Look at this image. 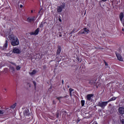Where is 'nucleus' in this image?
I'll return each instance as SVG.
<instances>
[{
    "label": "nucleus",
    "instance_id": "f03ea898",
    "mask_svg": "<svg viewBox=\"0 0 124 124\" xmlns=\"http://www.w3.org/2000/svg\"><path fill=\"white\" fill-rule=\"evenodd\" d=\"M109 103V102L106 101V102H100L98 103L97 106L99 107H101L102 109H104L106 106H107V104Z\"/></svg>",
    "mask_w": 124,
    "mask_h": 124
},
{
    "label": "nucleus",
    "instance_id": "473e14b6",
    "mask_svg": "<svg viewBox=\"0 0 124 124\" xmlns=\"http://www.w3.org/2000/svg\"><path fill=\"white\" fill-rule=\"evenodd\" d=\"M59 36H60V37H61V36H62V35H59Z\"/></svg>",
    "mask_w": 124,
    "mask_h": 124
},
{
    "label": "nucleus",
    "instance_id": "7ed1b4c3",
    "mask_svg": "<svg viewBox=\"0 0 124 124\" xmlns=\"http://www.w3.org/2000/svg\"><path fill=\"white\" fill-rule=\"evenodd\" d=\"M90 31L87 28H84V29L81 30L80 31V33H84V34H87Z\"/></svg>",
    "mask_w": 124,
    "mask_h": 124
},
{
    "label": "nucleus",
    "instance_id": "6e6552de",
    "mask_svg": "<svg viewBox=\"0 0 124 124\" xmlns=\"http://www.w3.org/2000/svg\"><path fill=\"white\" fill-rule=\"evenodd\" d=\"M35 17L34 16L30 17L27 18V22L29 23H31V22H33L34 21Z\"/></svg>",
    "mask_w": 124,
    "mask_h": 124
},
{
    "label": "nucleus",
    "instance_id": "7c9ffc66",
    "mask_svg": "<svg viewBox=\"0 0 124 124\" xmlns=\"http://www.w3.org/2000/svg\"><path fill=\"white\" fill-rule=\"evenodd\" d=\"M11 63H12V64H14V65H16V64H15L14 63L12 62Z\"/></svg>",
    "mask_w": 124,
    "mask_h": 124
},
{
    "label": "nucleus",
    "instance_id": "72a5a7b5",
    "mask_svg": "<svg viewBox=\"0 0 124 124\" xmlns=\"http://www.w3.org/2000/svg\"><path fill=\"white\" fill-rule=\"evenodd\" d=\"M123 124H124V122H123Z\"/></svg>",
    "mask_w": 124,
    "mask_h": 124
},
{
    "label": "nucleus",
    "instance_id": "aec40b11",
    "mask_svg": "<svg viewBox=\"0 0 124 124\" xmlns=\"http://www.w3.org/2000/svg\"><path fill=\"white\" fill-rule=\"evenodd\" d=\"M3 91L4 93L6 92L7 91V88H5V87H4V88H3Z\"/></svg>",
    "mask_w": 124,
    "mask_h": 124
},
{
    "label": "nucleus",
    "instance_id": "c756f323",
    "mask_svg": "<svg viewBox=\"0 0 124 124\" xmlns=\"http://www.w3.org/2000/svg\"><path fill=\"white\" fill-rule=\"evenodd\" d=\"M59 21H60V22H62V19H61V18H59Z\"/></svg>",
    "mask_w": 124,
    "mask_h": 124
},
{
    "label": "nucleus",
    "instance_id": "0eeeda50",
    "mask_svg": "<svg viewBox=\"0 0 124 124\" xmlns=\"http://www.w3.org/2000/svg\"><path fill=\"white\" fill-rule=\"evenodd\" d=\"M13 53L15 54H20L21 50L19 48H15L13 50Z\"/></svg>",
    "mask_w": 124,
    "mask_h": 124
},
{
    "label": "nucleus",
    "instance_id": "9b49d317",
    "mask_svg": "<svg viewBox=\"0 0 124 124\" xmlns=\"http://www.w3.org/2000/svg\"><path fill=\"white\" fill-rule=\"evenodd\" d=\"M93 96V94H89L87 95L86 98L87 100H89V101H91L92 99V97Z\"/></svg>",
    "mask_w": 124,
    "mask_h": 124
},
{
    "label": "nucleus",
    "instance_id": "f3484780",
    "mask_svg": "<svg viewBox=\"0 0 124 124\" xmlns=\"http://www.w3.org/2000/svg\"><path fill=\"white\" fill-rule=\"evenodd\" d=\"M16 70H20V69H21V67L20 66V65H17L16 66Z\"/></svg>",
    "mask_w": 124,
    "mask_h": 124
},
{
    "label": "nucleus",
    "instance_id": "6ab92c4d",
    "mask_svg": "<svg viewBox=\"0 0 124 124\" xmlns=\"http://www.w3.org/2000/svg\"><path fill=\"white\" fill-rule=\"evenodd\" d=\"M81 106H84V105H85V100H81Z\"/></svg>",
    "mask_w": 124,
    "mask_h": 124
},
{
    "label": "nucleus",
    "instance_id": "4468645a",
    "mask_svg": "<svg viewBox=\"0 0 124 124\" xmlns=\"http://www.w3.org/2000/svg\"><path fill=\"white\" fill-rule=\"evenodd\" d=\"M89 84H90L91 85H94V84H95V81H94V80H91L89 82Z\"/></svg>",
    "mask_w": 124,
    "mask_h": 124
},
{
    "label": "nucleus",
    "instance_id": "f8f14e48",
    "mask_svg": "<svg viewBox=\"0 0 124 124\" xmlns=\"http://www.w3.org/2000/svg\"><path fill=\"white\" fill-rule=\"evenodd\" d=\"M35 73H36V70H33L32 72H29V74L31 76L35 74Z\"/></svg>",
    "mask_w": 124,
    "mask_h": 124
},
{
    "label": "nucleus",
    "instance_id": "423d86ee",
    "mask_svg": "<svg viewBox=\"0 0 124 124\" xmlns=\"http://www.w3.org/2000/svg\"><path fill=\"white\" fill-rule=\"evenodd\" d=\"M7 46H8V43L7 41H6V43L4 44L3 47H0V49L1 50H3L4 51L6 49V48H7Z\"/></svg>",
    "mask_w": 124,
    "mask_h": 124
},
{
    "label": "nucleus",
    "instance_id": "39448f33",
    "mask_svg": "<svg viewBox=\"0 0 124 124\" xmlns=\"http://www.w3.org/2000/svg\"><path fill=\"white\" fill-rule=\"evenodd\" d=\"M118 112L121 115H124V108L120 107L118 108Z\"/></svg>",
    "mask_w": 124,
    "mask_h": 124
},
{
    "label": "nucleus",
    "instance_id": "5701e85b",
    "mask_svg": "<svg viewBox=\"0 0 124 124\" xmlns=\"http://www.w3.org/2000/svg\"><path fill=\"white\" fill-rule=\"evenodd\" d=\"M33 84L34 85L35 89L36 88V83H35V81H33Z\"/></svg>",
    "mask_w": 124,
    "mask_h": 124
},
{
    "label": "nucleus",
    "instance_id": "dca6fc26",
    "mask_svg": "<svg viewBox=\"0 0 124 124\" xmlns=\"http://www.w3.org/2000/svg\"><path fill=\"white\" fill-rule=\"evenodd\" d=\"M16 107V103H15L14 105L11 106L12 109H14Z\"/></svg>",
    "mask_w": 124,
    "mask_h": 124
},
{
    "label": "nucleus",
    "instance_id": "4be33fe9",
    "mask_svg": "<svg viewBox=\"0 0 124 124\" xmlns=\"http://www.w3.org/2000/svg\"><path fill=\"white\" fill-rule=\"evenodd\" d=\"M11 70H12V71L13 72H14V71H15V68L14 67H12L11 68Z\"/></svg>",
    "mask_w": 124,
    "mask_h": 124
},
{
    "label": "nucleus",
    "instance_id": "f257e3e1",
    "mask_svg": "<svg viewBox=\"0 0 124 124\" xmlns=\"http://www.w3.org/2000/svg\"><path fill=\"white\" fill-rule=\"evenodd\" d=\"M8 38L12 41L11 44L13 46H17V45H19V40H18V38H17L16 36L12 34L9 35Z\"/></svg>",
    "mask_w": 124,
    "mask_h": 124
},
{
    "label": "nucleus",
    "instance_id": "cd10ccee",
    "mask_svg": "<svg viewBox=\"0 0 124 124\" xmlns=\"http://www.w3.org/2000/svg\"><path fill=\"white\" fill-rule=\"evenodd\" d=\"M102 1L105 2V1H107V0H102Z\"/></svg>",
    "mask_w": 124,
    "mask_h": 124
},
{
    "label": "nucleus",
    "instance_id": "a211bd4d",
    "mask_svg": "<svg viewBox=\"0 0 124 124\" xmlns=\"http://www.w3.org/2000/svg\"><path fill=\"white\" fill-rule=\"evenodd\" d=\"M5 111L4 110H0V115H3L4 114Z\"/></svg>",
    "mask_w": 124,
    "mask_h": 124
},
{
    "label": "nucleus",
    "instance_id": "b1692460",
    "mask_svg": "<svg viewBox=\"0 0 124 124\" xmlns=\"http://www.w3.org/2000/svg\"><path fill=\"white\" fill-rule=\"evenodd\" d=\"M62 98V97H57V99H58L59 100H61V99Z\"/></svg>",
    "mask_w": 124,
    "mask_h": 124
},
{
    "label": "nucleus",
    "instance_id": "c85d7f7f",
    "mask_svg": "<svg viewBox=\"0 0 124 124\" xmlns=\"http://www.w3.org/2000/svg\"><path fill=\"white\" fill-rule=\"evenodd\" d=\"M20 8H22V7H23V5H20Z\"/></svg>",
    "mask_w": 124,
    "mask_h": 124
},
{
    "label": "nucleus",
    "instance_id": "a878e982",
    "mask_svg": "<svg viewBox=\"0 0 124 124\" xmlns=\"http://www.w3.org/2000/svg\"><path fill=\"white\" fill-rule=\"evenodd\" d=\"M24 115H25V116H28V115H29V113H24Z\"/></svg>",
    "mask_w": 124,
    "mask_h": 124
},
{
    "label": "nucleus",
    "instance_id": "1a4fd4ad",
    "mask_svg": "<svg viewBox=\"0 0 124 124\" xmlns=\"http://www.w3.org/2000/svg\"><path fill=\"white\" fill-rule=\"evenodd\" d=\"M38 32H39V29H37L34 32H32L31 33V34L32 35H36L38 34Z\"/></svg>",
    "mask_w": 124,
    "mask_h": 124
},
{
    "label": "nucleus",
    "instance_id": "2eb2a0df",
    "mask_svg": "<svg viewBox=\"0 0 124 124\" xmlns=\"http://www.w3.org/2000/svg\"><path fill=\"white\" fill-rule=\"evenodd\" d=\"M60 53H61V47H58L57 52V55H59Z\"/></svg>",
    "mask_w": 124,
    "mask_h": 124
},
{
    "label": "nucleus",
    "instance_id": "412c9836",
    "mask_svg": "<svg viewBox=\"0 0 124 124\" xmlns=\"http://www.w3.org/2000/svg\"><path fill=\"white\" fill-rule=\"evenodd\" d=\"M45 23L44 22H42L41 24L40 25V28H43V25H44Z\"/></svg>",
    "mask_w": 124,
    "mask_h": 124
},
{
    "label": "nucleus",
    "instance_id": "393cba45",
    "mask_svg": "<svg viewBox=\"0 0 124 124\" xmlns=\"http://www.w3.org/2000/svg\"><path fill=\"white\" fill-rule=\"evenodd\" d=\"M69 91H70V96H71V92H72V91H73V90H72V89H70Z\"/></svg>",
    "mask_w": 124,
    "mask_h": 124
},
{
    "label": "nucleus",
    "instance_id": "20e7f679",
    "mask_svg": "<svg viewBox=\"0 0 124 124\" xmlns=\"http://www.w3.org/2000/svg\"><path fill=\"white\" fill-rule=\"evenodd\" d=\"M64 8V6L62 5L57 7V12L59 13H61L62 11V9Z\"/></svg>",
    "mask_w": 124,
    "mask_h": 124
},
{
    "label": "nucleus",
    "instance_id": "bb28decb",
    "mask_svg": "<svg viewBox=\"0 0 124 124\" xmlns=\"http://www.w3.org/2000/svg\"><path fill=\"white\" fill-rule=\"evenodd\" d=\"M105 64L106 65H108V63H107V62H105Z\"/></svg>",
    "mask_w": 124,
    "mask_h": 124
},
{
    "label": "nucleus",
    "instance_id": "f704fd0d",
    "mask_svg": "<svg viewBox=\"0 0 124 124\" xmlns=\"http://www.w3.org/2000/svg\"><path fill=\"white\" fill-rule=\"evenodd\" d=\"M122 31H124V29H123Z\"/></svg>",
    "mask_w": 124,
    "mask_h": 124
},
{
    "label": "nucleus",
    "instance_id": "ddd939ff",
    "mask_svg": "<svg viewBox=\"0 0 124 124\" xmlns=\"http://www.w3.org/2000/svg\"><path fill=\"white\" fill-rule=\"evenodd\" d=\"M117 99V98L116 97H113L111 98H110L108 101V102H110L111 101H113L114 100H116Z\"/></svg>",
    "mask_w": 124,
    "mask_h": 124
},
{
    "label": "nucleus",
    "instance_id": "2f4dec72",
    "mask_svg": "<svg viewBox=\"0 0 124 124\" xmlns=\"http://www.w3.org/2000/svg\"><path fill=\"white\" fill-rule=\"evenodd\" d=\"M31 13H33V10H31Z\"/></svg>",
    "mask_w": 124,
    "mask_h": 124
},
{
    "label": "nucleus",
    "instance_id": "9d476101",
    "mask_svg": "<svg viewBox=\"0 0 124 124\" xmlns=\"http://www.w3.org/2000/svg\"><path fill=\"white\" fill-rule=\"evenodd\" d=\"M116 55L119 61H120L121 62H123V61H124V59H123V57H122V56H121V55L118 53H116Z\"/></svg>",
    "mask_w": 124,
    "mask_h": 124
}]
</instances>
